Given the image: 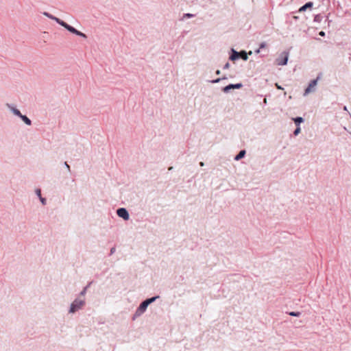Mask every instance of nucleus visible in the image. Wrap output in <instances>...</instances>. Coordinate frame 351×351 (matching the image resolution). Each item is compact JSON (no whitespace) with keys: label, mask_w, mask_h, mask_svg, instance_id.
Instances as JSON below:
<instances>
[{"label":"nucleus","mask_w":351,"mask_h":351,"mask_svg":"<svg viewBox=\"0 0 351 351\" xmlns=\"http://www.w3.org/2000/svg\"><path fill=\"white\" fill-rule=\"evenodd\" d=\"M343 110H345V111H348V108H347V107H346V106L343 107Z\"/></svg>","instance_id":"obj_31"},{"label":"nucleus","mask_w":351,"mask_h":351,"mask_svg":"<svg viewBox=\"0 0 351 351\" xmlns=\"http://www.w3.org/2000/svg\"><path fill=\"white\" fill-rule=\"evenodd\" d=\"M221 73V71L219 70L216 71V74L219 75Z\"/></svg>","instance_id":"obj_29"},{"label":"nucleus","mask_w":351,"mask_h":351,"mask_svg":"<svg viewBox=\"0 0 351 351\" xmlns=\"http://www.w3.org/2000/svg\"><path fill=\"white\" fill-rule=\"evenodd\" d=\"M36 194L38 196V197H42V196H41V191H40V189H37L36 190Z\"/></svg>","instance_id":"obj_22"},{"label":"nucleus","mask_w":351,"mask_h":351,"mask_svg":"<svg viewBox=\"0 0 351 351\" xmlns=\"http://www.w3.org/2000/svg\"><path fill=\"white\" fill-rule=\"evenodd\" d=\"M260 51H261V49L259 48V49H258L256 51H255V52H256V53H260Z\"/></svg>","instance_id":"obj_30"},{"label":"nucleus","mask_w":351,"mask_h":351,"mask_svg":"<svg viewBox=\"0 0 351 351\" xmlns=\"http://www.w3.org/2000/svg\"><path fill=\"white\" fill-rule=\"evenodd\" d=\"M293 120L294 121L295 123L298 126H299V124H300V123H302V122L304 121L303 118H302V117H296V118H294V119H293Z\"/></svg>","instance_id":"obj_14"},{"label":"nucleus","mask_w":351,"mask_h":351,"mask_svg":"<svg viewBox=\"0 0 351 351\" xmlns=\"http://www.w3.org/2000/svg\"><path fill=\"white\" fill-rule=\"evenodd\" d=\"M239 54H240V57H241L243 60H247L248 56H247V54L245 51H242V52H241V53H239Z\"/></svg>","instance_id":"obj_16"},{"label":"nucleus","mask_w":351,"mask_h":351,"mask_svg":"<svg viewBox=\"0 0 351 351\" xmlns=\"http://www.w3.org/2000/svg\"><path fill=\"white\" fill-rule=\"evenodd\" d=\"M115 252V247H112L110 250V254H114Z\"/></svg>","instance_id":"obj_27"},{"label":"nucleus","mask_w":351,"mask_h":351,"mask_svg":"<svg viewBox=\"0 0 351 351\" xmlns=\"http://www.w3.org/2000/svg\"><path fill=\"white\" fill-rule=\"evenodd\" d=\"M243 86L242 84L241 83H239V84H229L226 86H225L223 88V91L224 93H228L230 90L232 89H234V88H237V89H239V88H241V87Z\"/></svg>","instance_id":"obj_6"},{"label":"nucleus","mask_w":351,"mask_h":351,"mask_svg":"<svg viewBox=\"0 0 351 351\" xmlns=\"http://www.w3.org/2000/svg\"><path fill=\"white\" fill-rule=\"evenodd\" d=\"M313 2H308V3H306L305 5H304L303 6H302V7L300 8L299 11H300V12L304 11V10H306V8H311V7L313 6Z\"/></svg>","instance_id":"obj_12"},{"label":"nucleus","mask_w":351,"mask_h":351,"mask_svg":"<svg viewBox=\"0 0 351 351\" xmlns=\"http://www.w3.org/2000/svg\"><path fill=\"white\" fill-rule=\"evenodd\" d=\"M319 80V76H318L316 79L313 80L309 83L308 87L304 90V95H307L308 94L314 92L315 90V86L317 84V82Z\"/></svg>","instance_id":"obj_3"},{"label":"nucleus","mask_w":351,"mask_h":351,"mask_svg":"<svg viewBox=\"0 0 351 351\" xmlns=\"http://www.w3.org/2000/svg\"><path fill=\"white\" fill-rule=\"evenodd\" d=\"M8 109L16 116L20 117L21 116V113L19 110H18L16 107L12 105L8 104L7 105Z\"/></svg>","instance_id":"obj_7"},{"label":"nucleus","mask_w":351,"mask_h":351,"mask_svg":"<svg viewBox=\"0 0 351 351\" xmlns=\"http://www.w3.org/2000/svg\"><path fill=\"white\" fill-rule=\"evenodd\" d=\"M289 315H291V316H295V317H299L300 315H301V313L300 312H289Z\"/></svg>","instance_id":"obj_17"},{"label":"nucleus","mask_w":351,"mask_h":351,"mask_svg":"<svg viewBox=\"0 0 351 351\" xmlns=\"http://www.w3.org/2000/svg\"><path fill=\"white\" fill-rule=\"evenodd\" d=\"M224 79H226V77H223L222 78H217L216 80H211L210 82L213 83V84H215V83L219 82L221 80H224Z\"/></svg>","instance_id":"obj_19"},{"label":"nucleus","mask_w":351,"mask_h":351,"mask_svg":"<svg viewBox=\"0 0 351 351\" xmlns=\"http://www.w3.org/2000/svg\"><path fill=\"white\" fill-rule=\"evenodd\" d=\"M60 25L64 27L69 32H71V33H73V34H75L77 36H81V37L84 38H86V34H84V33L77 30L73 27L69 25V24H67L66 23H65L63 21H62V23H60Z\"/></svg>","instance_id":"obj_2"},{"label":"nucleus","mask_w":351,"mask_h":351,"mask_svg":"<svg viewBox=\"0 0 351 351\" xmlns=\"http://www.w3.org/2000/svg\"><path fill=\"white\" fill-rule=\"evenodd\" d=\"M286 60H287V62L288 61V56H287Z\"/></svg>","instance_id":"obj_36"},{"label":"nucleus","mask_w":351,"mask_h":351,"mask_svg":"<svg viewBox=\"0 0 351 351\" xmlns=\"http://www.w3.org/2000/svg\"><path fill=\"white\" fill-rule=\"evenodd\" d=\"M230 63H229V62H227V63H226V64H225V65L223 66V69H229V68H230Z\"/></svg>","instance_id":"obj_24"},{"label":"nucleus","mask_w":351,"mask_h":351,"mask_svg":"<svg viewBox=\"0 0 351 351\" xmlns=\"http://www.w3.org/2000/svg\"><path fill=\"white\" fill-rule=\"evenodd\" d=\"M117 215L127 221L130 219V215L128 211L125 208H120L117 210Z\"/></svg>","instance_id":"obj_5"},{"label":"nucleus","mask_w":351,"mask_h":351,"mask_svg":"<svg viewBox=\"0 0 351 351\" xmlns=\"http://www.w3.org/2000/svg\"><path fill=\"white\" fill-rule=\"evenodd\" d=\"M91 284V282H90L86 287H87V289L89 288V286Z\"/></svg>","instance_id":"obj_35"},{"label":"nucleus","mask_w":351,"mask_h":351,"mask_svg":"<svg viewBox=\"0 0 351 351\" xmlns=\"http://www.w3.org/2000/svg\"><path fill=\"white\" fill-rule=\"evenodd\" d=\"M39 199H40V202H41L43 205H45L46 204V199L45 198L40 197H39Z\"/></svg>","instance_id":"obj_23"},{"label":"nucleus","mask_w":351,"mask_h":351,"mask_svg":"<svg viewBox=\"0 0 351 351\" xmlns=\"http://www.w3.org/2000/svg\"><path fill=\"white\" fill-rule=\"evenodd\" d=\"M87 291V287H85L83 290L80 292V296L84 297Z\"/></svg>","instance_id":"obj_18"},{"label":"nucleus","mask_w":351,"mask_h":351,"mask_svg":"<svg viewBox=\"0 0 351 351\" xmlns=\"http://www.w3.org/2000/svg\"><path fill=\"white\" fill-rule=\"evenodd\" d=\"M172 169H173V167H171L169 168V170L172 171Z\"/></svg>","instance_id":"obj_34"},{"label":"nucleus","mask_w":351,"mask_h":351,"mask_svg":"<svg viewBox=\"0 0 351 351\" xmlns=\"http://www.w3.org/2000/svg\"><path fill=\"white\" fill-rule=\"evenodd\" d=\"M194 16V14H190V13H186L183 15V19H186V18H192Z\"/></svg>","instance_id":"obj_20"},{"label":"nucleus","mask_w":351,"mask_h":351,"mask_svg":"<svg viewBox=\"0 0 351 351\" xmlns=\"http://www.w3.org/2000/svg\"><path fill=\"white\" fill-rule=\"evenodd\" d=\"M266 47V43H262L261 45H260V49H263V48H265Z\"/></svg>","instance_id":"obj_25"},{"label":"nucleus","mask_w":351,"mask_h":351,"mask_svg":"<svg viewBox=\"0 0 351 351\" xmlns=\"http://www.w3.org/2000/svg\"><path fill=\"white\" fill-rule=\"evenodd\" d=\"M277 86V88H279V89H283V88H282L281 86H278V84H276Z\"/></svg>","instance_id":"obj_32"},{"label":"nucleus","mask_w":351,"mask_h":351,"mask_svg":"<svg viewBox=\"0 0 351 351\" xmlns=\"http://www.w3.org/2000/svg\"><path fill=\"white\" fill-rule=\"evenodd\" d=\"M319 34L320 36H324L325 35V33H324V32L321 31V32L319 33Z\"/></svg>","instance_id":"obj_28"},{"label":"nucleus","mask_w":351,"mask_h":351,"mask_svg":"<svg viewBox=\"0 0 351 351\" xmlns=\"http://www.w3.org/2000/svg\"><path fill=\"white\" fill-rule=\"evenodd\" d=\"M277 64L285 65V56H281L280 58L276 60Z\"/></svg>","instance_id":"obj_13"},{"label":"nucleus","mask_w":351,"mask_h":351,"mask_svg":"<svg viewBox=\"0 0 351 351\" xmlns=\"http://www.w3.org/2000/svg\"><path fill=\"white\" fill-rule=\"evenodd\" d=\"M149 305V304L145 300L143 301L137 308L134 314V317H138L141 315L143 313H144L146 311L147 308Z\"/></svg>","instance_id":"obj_4"},{"label":"nucleus","mask_w":351,"mask_h":351,"mask_svg":"<svg viewBox=\"0 0 351 351\" xmlns=\"http://www.w3.org/2000/svg\"><path fill=\"white\" fill-rule=\"evenodd\" d=\"M65 168L68 169L69 171H70V166L67 164L66 162H64Z\"/></svg>","instance_id":"obj_26"},{"label":"nucleus","mask_w":351,"mask_h":351,"mask_svg":"<svg viewBox=\"0 0 351 351\" xmlns=\"http://www.w3.org/2000/svg\"><path fill=\"white\" fill-rule=\"evenodd\" d=\"M43 15H45V16L48 17L49 19H52L53 21H55L56 23H58L59 25H60V23L62 22V20H60L59 18H57L54 16H53L52 14H51L50 13L47 12H44L43 13Z\"/></svg>","instance_id":"obj_8"},{"label":"nucleus","mask_w":351,"mask_h":351,"mask_svg":"<svg viewBox=\"0 0 351 351\" xmlns=\"http://www.w3.org/2000/svg\"><path fill=\"white\" fill-rule=\"evenodd\" d=\"M158 298H159V296H158V295H157V296H155V297H152V298H148V299L145 300V301H146L149 304H150L153 303L154 302H155V301L156 300V299H158Z\"/></svg>","instance_id":"obj_15"},{"label":"nucleus","mask_w":351,"mask_h":351,"mask_svg":"<svg viewBox=\"0 0 351 351\" xmlns=\"http://www.w3.org/2000/svg\"><path fill=\"white\" fill-rule=\"evenodd\" d=\"M232 53L230 56V59L232 61L237 60L240 57L239 53L236 51L234 49H232Z\"/></svg>","instance_id":"obj_9"},{"label":"nucleus","mask_w":351,"mask_h":351,"mask_svg":"<svg viewBox=\"0 0 351 351\" xmlns=\"http://www.w3.org/2000/svg\"><path fill=\"white\" fill-rule=\"evenodd\" d=\"M199 165H200V166H204V162H201L199 163Z\"/></svg>","instance_id":"obj_33"},{"label":"nucleus","mask_w":351,"mask_h":351,"mask_svg":"<svg viewBox=\"0 0 351 351\" xmlns=\"http://www.w3.org/2000/svg\"><path fill=\"white\" fill-rule=\"evenodd\" d=\"M20 118L21 119V120L27 125H32V121L31 120L25 115H23V114H21V116L20 117Z\"/></svg>","instance_id":"obj_10"},{"label":"nucleus","mask_w":351,"mask_h":351,"mask_svg":"<svg viewBox=\"0 0 351 351\" xmlns=\"http://www.w3.org/2000/svg\"><path fill=\"white\" fill-rule=\"evenodd\" d=\"M300 132V127L298 126L297 128L294 130L293 134L297 136Z\"/></svg>","instance_id":"obj_21"},{"label":"nucleus","mask_w":351,"mask_h":351,"mask_svg":"<svg viewBox=\"0 0 351 351\" xmlns=\"http://www.w3.org/2000/svg\"><path fill=\"white\" fill-rule=\"evenodd\" d=\"M86 302L84 299L77 298L75 299L70 305L69 313L74 314L77 311L81 310L85 305Z\"/></svg>","instance_id":"obj_1"},{"label":"nucleus","mask_w":351,"mask_h":351,"mask_svg":"<svg viewBox=\"0 0 351 351\" xmlns=\"http://www.w3.org/2000/svg\"><path fill=\"white\" fill-rule=\"evenodd\" d=\"M245 151L241 150L239 152V153L235 156L234 160H239L240 159L243 158L245 155Z\"/></svg>","instance_id":"obj_11"}]
</instances>
